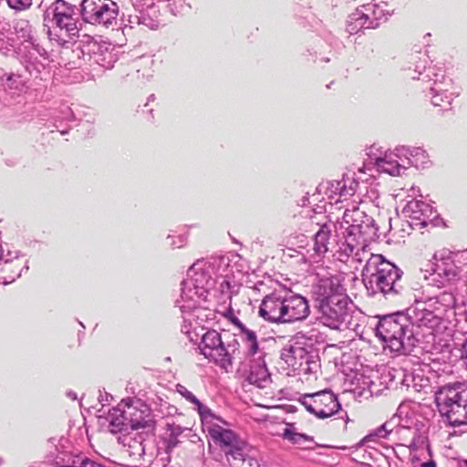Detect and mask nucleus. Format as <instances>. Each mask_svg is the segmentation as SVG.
<instances>
[{
  "label": "nucleus",
  "mask_w": 467,
  "mask_h": 467,
  "mask_svg": "<svg viewBox=\"0 0 467 467\" xmlns=\"http://www.w3.org/2000/svg\"><path fill=\"white\" fill-rule=\"evenodd\" d=\"M375 327L377 337L391 352L408 355L431 330L440 323V317L419 302L404 311L379 316Z\"/></svg>",
  "instance_id": "1"
},
{
  "label": "nucleus",
  "mask_w": 467,
  "mask_h": 467,
  "mask_svg": "<svg viewBox=\"0 0 467 467\" xmlns=\"http://www.w3.org/2000/svg\"><path fill=\"white\" fill-rule=\"evenodd\" d=\"M223 259L199 260L187 271V277L181 283V296L175 301L177 307H193L195 302L208 298L221 275Z\"/></svg>",
  "instance_id": "2"
},
{
  "label": "nucleus",
  "mask_w": 467,
  "mask_h": 467,
  "mask_svg": "<svg viewBox=\"0 0 467 467\" xmlns=\"http://www.w3.org/2000/svg\"><path fill=\"white\" fill-rule=\"evenodd\" d=\"M40 7L43 8V23L47 27L52 45L67 47L73 37L78 36L81 26L79 7L65 0H55L47 5L41 3Z\"/></svg>",
  "instance_id": "3"
},
{
  "label": "nucleus",
  "mask_w": 467,
  "mask_h": 467,
  "mask_svg": "<svg viewBox=\"0 0 467 467\" xmlns=\"http://www.w3.org/2000/svg\"><path fill=\"white\" fill-rule=\"evenodd\" d=\"M403 272L382 254H370L361 271L362 282L369 295L381 294L392 300L403 291Z\"/></svg>",
  "instance_id": "4"
},
{
  "label": "nucleus",
  "mask_w": 467,
  "mask_h": 467,
  "mask_svg": "<svg viewBox=\"0 0 467 467\" xmlns=\"http://www.w3.org/2000/svg\"><path fill=\"white\" fill-rule=\"evenodd\" d=\"M343 223L347 224V228L343 234L344 241L339 246L340 261H346L354 255L357 261L361 262L360 251L364 253L368 244L379 237L375 220L358 207L353 206L352 209H346Z\"/></svg>",
  "instance_id": "5"
},
{
  "label": "nucleus",
  "mask_w": 467,
  "mask_h": 467,
  "mask_svg": "<svg viewBox=\"0 0 467 467\" xmlns=\"http://www.w3.org/2000/svg\"><path fill=\"white\" fill-rule=\"evenodd\" d=\"M14 32L21 40L16 48L21 65L32 78L43 79L49 54L35 38L32 25L26 19H17L14 23Z\"/></svg>",
  "instance_id": "6"
},
{
  "label": "nucleus",
  "mask_w": 467,
  "mask_h": 467,
  "mask_svg": "<svg viewBox=\"0 0 467 467\" xmlns=\"http://www.w3.org/2000/svg\"><path fill=\"white\" fill-rule=\"evenodd\" d=\"M462 254L459 252L442 250L433 256L434 263L431 267L430 279L438 287L449 286V291H444L436 296L437 303L446 308H453L456 298L451 290V285L461 280L463 275L462 263L460 258Z\"/></svg>",
  "instance_id": "7"
},
{
  "label": "nucleus",
  "mask_w": 467,
  "mask_h": 467,
  "mask_svg": "<svg viewBox=\"0 0 467 467\" xmlns=\"http://www.w3.org/2000/svg\"><path fill=\"white\" fill-rule=\"evenodd\" d=\"M325 349V336L317 329L297 337V341L287 349L291 365L298 374L317 379L321 369L320 353Z\"/></svg>",
  "instance_id": "8"
},
{
  "label": "nucleus",
  "mask_w": 467,
  "mask_h": 467,
  "mask_svg": "<svg viewBox=\"0 0 467 467\" xmlns=\"http://www.w3.org/2000/svg\"><path fill=\"white\" fill-rule=\"evenodd\" d=\"M435 402L439 412L451 426L467 425V384L455 381L438 388Z\"/></svg>",
  "instance_id": "9"
},
{
  "label": "nucleus",
  "mask_w": 467,
  "mask_h": 467,
  "mask_svg": "<svg viewBox=\"0 0 467 467\" xmlns=\"http://www.w3.org/2000/svg\"><path fill=\"white\" fill-rule=\"evenodd\" d=\"M208 433L214 443L219 446L221 457H224L231 467H258L257 459L249 454L247 444L232 430L217 424L208 428Z\"/></svg>",
  "instance_id": "10"
},
{
  "label": "nucleus",
  "mask_w": 467,
  "mask_h": 467,
  "mask_svg": "<svg viewBox=\"0 0 467 467\" xmlns=\"http://www.w3.org/2000/svg\"><path fill=\"white\" fill-rule=\"evenodd\" d=\"M393 13L394 8L384 1L361 5L348 16L347 31L354 35L362 29H375L387 22Z\"/></svg>",
  "instance_id": "11"
},
{
  "label": "nucleus",
  "mask_w": 467,
  "mask_h": 467,
  "mask_svg": "<svg viewBox=\"0 0 467 467\" xmlns=\"http://www.w3.org/2000/svg\"><path fill=\"white\" fill-rule=\"evenodd\" d=\"M47 445V460L54 467H105L81 453H73L69 450L70 441L65 436L49 438Z\"/></svg>",
  "instance_id": "12"
},
{
  "label": "nucleus",
  "mask_w": 467,
  "mask_h": 467,
  "mask_svg": "<svg viewBox=\"0 0 467 467\" xmlns=\"http://www.w3.org/2000/svg\"><path fill=\"white\" fill-rule=\"evenodd\" d=\"M79 9L85 23L105 28L118 26L119 7L113 0H82Z\"/></svg>",
  "instance_id": "13"
},
{
  "label": "nucleus",
  "mask_w": 467,
  "mask_h": 467,
  "mask_svg": "<svg viewBox=\"0 0 467 467\" xmlns=\"http://www.w3.org/2000/svg\"><path fill=\"white\" fill-rule=\"evenodd\" d=\"M352 301L348 296L316 304L320 322L333 329L350 322Z\"/></svg>",
  "instance_id": "14"
},
{
  "label": "nucleus",
  "mask_w": 467,
  "mask_h": 467,
  "mask_svg": "<svg viewBox=\"0 0 467 467\" xmlns=\"http://www.w3.org/2000/svg\"><path fill=\"white\" fill-rule=\"evenodd\" d=\"M306 410L318 419H327L341 410L337 396L330 389L305 394L299 400Z\"/></svg>",
  "instance_id": "15"
},
{
  "label": "nucleus",
  "mask_w": 467,
  "mask_h": 467,
  "mask_svg": "<svg viewBox=\"0 0 467 467\" xmlns=\"http://www.w3.org/2000/svg\"><path fill=\"white\" fill-rule=\"evenodd\" d=\"M199 349L205 358L213 361L226 372L230 370V360L223 358L227 357V352H223L224 350L223 340L218 331L207 330L201 337Z\"/></svg>",
  "instance_id": "16"
},
{
  "label": "nucleus",
  "mask_w": 467,
  "mask_h": 467,
  "mask_svg": "<svg viewBox=\"0 0 467 467\" xmlns=\"http://www.w3.org/2000/svg\"><path fill=\"white\" fill-rule=\"evenodd\" d=\"M286 290L285 287L275 289L263 298L258 310L262 318L270 323L285 324Z\"/></svg>",
  "instance_id": "17"
},
{
  "label": "nucleus",
  "mask_w": 467,
  "mask_h": 467,
  "mask_svg": "<svg viewBox=\"0 0 467 467\" xmlns=\"http://www.w3.org/2000/svg\"><path fill=\"white\" fill-rule=\"evenodd\" d=\"M340 275H329L319 278L313 287L315 304L329 302L346 297V289Z\"/></svg>",
  "instance_id": "18"
},
{
  "label": "nucleus",
  "mask_w": 467,
  "mask_h": 467,
  "mask_svg": "<svg viewBox=\"0 0 467 467\" xmlns=\"http://www.w3.org/2000/svg\"><path fill=\"white\" fill-rule=\"evenodd\" d=\"M402 213L405 217L410 220L412 226H428L439 217L437 211L431 204L415 199L407 202Z\"/></svg>",
  "instance_id": "19"
},
{
  "label": "nucleus",
  "mask_w": 467,
  "mask_h": 467,
  "mask_svg": "<svg viewBox=\"0 0 467 467\" xmlns=\"http://www.w3.org/2000/svg\"><path fill=\"white\" fill-rule=\"evenodd\" d=\"M28 261L17 251H7L0 260V284L7 285L20 277L24 270H28Z\"/></svg>",
  "instance_id": "20"
},
{
  "label": "nucleus",
  "mask_w": 467,
  "mask_h": 467,
  "mask_svg": "<svg viewBox=\"0 0 467 467\" xmlns=\"http://www.w3.org/2000/svg\"><path fill=\"white\" fill-rule=\"evenodd\" d=\"M337 226L334 222L327 220L319 224V228L314 234V246L315 254L318 256L324 255L327 253H338V259L341 258V250L339 246L341 243H336L332 236L333 232H336Z\"/></svg>",
  "instance_id": "21"
},
{
  "label": "nucleus",
  "mask_w": 467,
  "mask_h": 467,
  "mask_svg": "<svg viewBox=\"0 0 467 467\" xmlns=\"http://www.w3.org/2000/svg\"><path fill=\"white\" fill-rule=\"evenodd\" d=\"M79 53L88 60L90 65L96 64L104 69H110L117 61V55L114 48H110V44L90 43L86 46V49H79Z\"/></svg>",
  "instance_id": "22"
},
{
  "label": "nucleus",
  "mask_w": 467,
  "mask_h": 467,
  "mask_svg": "<svg viewBox=\"0 0 467 467\" xmlns=\"http://www.w3.org/2000/svg\"><path fill=\"white\" fill-rule=\"evenodd\" d=\"M419 59L422 64H417L414 71L418 73V76H412V79H419L422 81H432L431 87H452V79L446 76L445 68L442 65H434L432 67H426L427 58L426 55L423 54L419 57Z\"/></svg>",
  "instance_id": "23"
},
{
  "label": "nucleus",
  "mask_w": 467,
  "mask_h": 467,
  "mask_svg": "<svg viewBox=\"0 0 467 467\" xmlns=\"http://www.w3.org/2000/svg\"><path fill=\"white\" fill-rule=\"evenodd\" d=\"M285 307V324L303 321L310 315L308 300L290 289L286 290V303Z\"/></svg>",
  "instance_id": "24"
},
{
  "label": "nucleus",
  "mask_w": 467,
  "mask_h": 467,
  "mask_svg": "<svg viewBox=\"0 0 467 467\" xmlns=\"http://www.w3.org/2000/svg\"><path fill=\"white\" fill-rule=\"evenodd\" d=\"M358 187V182L353 176L343 174L341 180L331 181L326 183L325 194L330 200V203L333 202H343L355 195Z\"/></svg>",
  "instance_id": "25"
},
{
  "label": "nucleus",
  "mask_w": 467,
  "mask_h": 467,
  "mask_svg": "<svg viewBox=\"0 0 467 467\" xmlns=\"http://www.w3.org/2000/svg\"><path fill=\"white\" fill-rule=\"evenodd\" d=\"M121 406L125 409L130 429L137 430L147 426L146 418L149 416V409L146 405L140 403L139 400H134L132 398H128L121 400Z\"/></svg>",
  "instance_id": "26"
},
{
  "label": "nucleus",
  "mask_w": 467,
  "mask_h": 467,
  "mask_svg": "<svg viewBox=\"0 0 467 467\" xmlns=\"http://www.w3.org/2000/svg\"><path fill=\"white\" fill-rule=\"evenodd\" d=\"M375 164L379 171L392 176H400L407 170L399 148H396L395 151L386 152L384 157L377 158Z\"/></svg>",
  "instance_id": "27"
},
{
  "label": "nucleus",
  "mask_w": 467,
  "mask_h": 467,
  "mask_svg": "<svg viewBox=\"0 0 467 467\" xmlns=\"http://www.w3.org/2000/svg\"><path fill=\"white\" fill-rule=\"evenodd\" d=\"M406 427H393V435H396L402 445L408 446L412 451H417L426 441V437L420 431L417 426L405 425Z\"/></svg>",
  "instance_id": "28"
},
{
  "label": "nucleus",
  "mask_w": 467,
  "mask_h": 467,
  "mask_svg": "<svg viewBox=\"0 0 467 467\" xmlns=\"http://www.w3.org/2000/svg\"><path fill=\"white\" fill-rule=\"evenodd\" d=\"M121 25L123 30L128 27L133 28L135 26H144L150 29H156L160 23L156 16L145 10L135 11L133 8V13L123 14Z\"/></svg>",
  "instance_id": "29"
},
{
  "label": "nucleus",
  "mask_w": 467,
  "mask_h": 467,
  "mask_svg": "<svg viewBox=\"0 0 467 467\" xmlns=\"http://www.w3.org/2000/svg\"><path fill=\"white\" fill-rule=\"evenodd\" d=\"M193 307H179L182 313L190 312V316L194 317V322L202 329L206 323L215 318V312L209 306L208 298H204L202 302H195Z\"/></svg>",
  "instance_id": "30"
},
{
  "label": "nucleus",
  "mask_w": 467,
  "mask_h": 467,
  "mask_svg": "<svg viewBox=\"0 0 467 467\" xmlns=\"http://www.w3.org/2000/svg\"><path fill=\"white\" fill-rule=\"evenodd\" d=\"M399 152L402 154L407 168L410 166L424 168L430 162L426 150L420 147L402 146L399 148Z\"/></svg>",
  "instance_id": "31"
},
{
  "label": "nucleus",
  "mask_w": 467,
  "mask_h": 467,
  "mask_svg": "<svg viewBox=\"0 0 467 467\" xmlns=\"http://www.w3.org/2000/svg\"><path fill=\"white\" fill-rule=\"evenodd\" d=\"M108 421L111 433H122L130 430V422L121 402L109 411Z\"/></svg>",
  "instance_id": "32"
},
{
  "label": "nucleus",
  "mask_w": 467,
  "mask_h": 467,
  "mask_svg": "<svg viewBox=\"0 0 467 467\" xmlns=\"http://www.w3.org/2000/svg\"><path fill=\"white\" fill-rule=\"evenodd\" d=\"M269 378L270 374L263 358L253 360L245 378L246 381L259 388H263L264 383L267 381Z\"/></svg>",
  "instance_id": "33"
},
{
  "label": "nucleus",
  "mask_w": 467,
  "mask_h": 467,
  "mask_svg": "<svg viewBox=\"0 0 467 467\" xmlns=\"http://www.w3.org/2000/svg\"><path fill=\"white\" fill-rule=\"evenodd\" d=\"M283 438L293 444L300 446L304 450H314L317 447H320L319 444L314 441L312 436L297 432L293 424H287V427L284 430Z\"/></svg>",
  "instance_id": "34"
},
{
  "label": "nucleus",
  "mask_w": 467,
  "mask_h": 467,
  "mask_svg": "<svg viewBox=\"0 0 467 467\" xmlns=\"http://www.w3.org/2000/svg\"><path fill=\"white\" fill-rule=\"evenodd\" d=\"M452 87H431L429 96L433 106L446 109L451 106L455 93Z\"/></svg>",
  "instance_id": "35"
},
{
  "label": "nucleus",
  "mask_w": 467,
  "mask_h": 467,
  "mask_svg": "<svg viewBox=\"0 0 467 467\" xmlns=\"http://www.w3.org/2000/svg\"><path fill=\"white\" fill-rule=\"evenodd\" d=\"M240 338L245 348V358H254L256 356L263 358L265 356V352L259 348L257 336L254 330L248 329L243 334H240Z\"/></svg>",
  "instance_id": "36"
},
{
  "label": "nucleus",
  "mask_w": 467,
  "mask_h": 467,
  "mask_svg": "<svg viewBox=\"0 0 467 467\" xmlns=\"http://www.w3.org/2000/svg\"><path fill=\"white\" fill-rule=\"evenodd\" d=\"M5 89L11 93L21 92L25 87V80L20 74L5 73L1 77Z\"/></svg>",
  "instance_id": "37"
},
{
  "label": "nucleus",
  "mask_w": 467,
  "mask_h": 467,
  "mask_svg": "<svg viewBox=\"0 0 467 467\" xmlns=\"http://www.w3.org/2000/svg\"><path fill=\"white\" fill-rule=\"evenodd\" d=\"M219 278H222V281L220 282L218 300L222 304H228V306H231L232 297L235 292V285L232 284L231 278L227 275H223V274H221Z\"/></svg>",
  "instance_id": "38"
},
{
  "label": "nucleus",
  "mask_w": 467,
  "mask_h": 467,
  "mask_svg": "<svg viewBox=\"0 0 467 467\" xmlns=\"http://www.w3.org/2000/svg\"><path fill=\"white\" fill-rule=\"evenodd\" d=\"M398 418H391L387 420L380 427H379L373 433L365 436L358 444L357 448L365 445L368 441H371L374 437L388 438L389 435L393 434V425L396 423Z\"/></svg>",
  "instance_id": "39"
},
{
  "label": "nucleus",
  "mask_w": 467,
  "mask_h": 467,
  "mask_svg": "<svg viewBox=\"0 0 467 467\" xmlns=\"http://www.w3.org/2000/svg\"><path fill=\"white\" fill-rule=\"evenodd\" d=\"M177 391L184 397L188 401L196 405L197 410L202 419H207V417H213L211 409L207 406L203 405L190 390H188L184 386L178 384Z\"/></svg>",
  "instance_id": "40"
},
{
  "label": "nucleus",
  "mask_w": 467,
  "mask_h": 467,
  "mask_svg": "<svg viewBox=\"0 0 467 467\" xmlns=\"http://www.w3.org/2000/svg\"><path fill=\"white\" fill-rule=\"evenodd\" d=\"M182 332L185 334L189 340L192 342L198 340V334L195 333V327H193L192 322L194 321V317L190 316V312L182 313Z\"/></svg>",
  "instance_id": "41"
},
{
  "label": "nucleus",
  "mask_w": 467,
  "mask_h": 467,
  "mask_svg": "<svg viewBox=\"0 0 467 467\" xmlns=\"http://www.w3.org/2000/svg\"><path fill=\"white\" fill-rule=\"evenodd\" d=\"M224 350L223 352H227V357L230 360V369L233 368V360L236 352H239L240 342L236 338H233L230 341H223Z\"/></svg>",
  "instance_id": "42"
},
{
  "label": "nucleus",
  "mask_w": 467,
  "mask_h": 467,
  "mask_svg": "<svg viewBox=\"0 0 467 467\" xmlns=\"http://www.w3.org/2000/svg\"><path fill=\"white\" fill-rule=\"evenodd\" d=\"M403 413H404L403 407L400 406L397 410V412L392 417V418H398L397 421L393 425V427H405L404 425L416 426L414 420L408 416V412L405 413L404 417L402 416Z\"/></svg>",
  "instance_id": "43"
},
{
  "label": "nucleus",
  "mask_w": 467,
  "mask_h": 467,
  "mask_svg": "<svg viewBox=\"0 0 467 467\" xmlns=\"http://www.w3.org/2000/svg\"><path fill=\"white\" fill-rule=\"evenodd\" d=\"M401 384L406 386L407 388H412L416 391H420V389L424 386L423 383H415V371H406L403 374V379L401 380Z\"/></svg>",
  "instance_id": "44"
},
{
  "label": "nucleus",
  "mask_w": 467,
  "mask_h": 467,
  "mask_svg": "<svg viewBox=\"0 0 467 467\" xmlns=\"http://www.w3.org/2000/svg\"><path fill=\"white\" fill-rule=\"evenodd\" d=\"M10 8L16 11H25L31 7L33 0H6Z\"/></svg>",
  "instance_id": "45"
},
{
  "label": "nucleus",
  "mask_w": 467,
  "mask_h": 467,
  "mask_svg": "<svg viewBox=\"0 0 467 467\" xmlns=\"http://www.w3.org/2000/svg\"><path fill=\"white\" fill-rule=\"evenodd\" d=\"M163 443L167 453H170L179 443V438L167 433V437L163 439Z\"/></svg>",
  "instance_id": "46"
},
{
  "label": "nucleus",
  "mask_w": 467,
  "mask_h": 467,
  "mask_svg": "<svg viewBox=\"0 0 467 467\" xmlns=\"http://www.w3.org/2000/svg\"><path fill=\"white\" fill-rule=\"evenodd\" d=\"M167 239L171 240L169 245L171 248H181L186 244V237L182 234L178 235L176 238L171 234L168 235Z\"/></svg>",
  "instance_id": "47"
},
{
  "label": "nucleus",
  "mask_w": 467,
  "mask_h": 467,
  "mask_svg": "<svg viewBox=\"0 0 467 467\" xmlns=\"http://www.w3.org/2000/svg\"><path fill=\"white\" fill-rule=\"evenodd\" d=\"M183 429L175 424H167V431H169V434L178 437L182 434Z\"/></svg>",
  "instance_id": "48"
},
{
  "label": "nucleus",
  "mask_w": 467,
  "mask_h": 467,
  "mask_svg": "<svg viewBox=\"0 0 467 467\" xmlns=\"http://www.w3.org/2000/svg\"><path fill=\"white\" fill-rule=\"evenodd\" d=\"M232 323L240 330V334H243L249 329L237 317H233Z\"/></svg>",
  "instance_id": "49"
},
{
  "label": "nucleus",
  "mask_w": 467,
  "mask_h": 467,
  "mask_svg": "<svg viewBox=\"0 0 467 467\" xmlns=\"http://www.w3.org/2000/svg\"><path fill=\"white\" fill-rule=\"evenodd\" d=\"M61 114L63 115V116L61 117V119H66V120H67V121H71V120H73V119H74V114H73V112H72L71 109H70V108H68V107H67V108L65 109V110H63V111L61 112Z\"/></svg>",
  "instance_id": "50"
},
{
  "label": "nucleus",
  "mask_w": 467,
  "mask_h": 467,
  "mask_svg": "<svg viewBox=\"0 0 467 467\" xmlns=\"http://www.w3.org/2000/svg\"><path fill=\"white\" fill-rule=\"evenodd\" d=\"M59 119H60V117H57L55 119L54 126H55V128L57 129V131H59L62 135H65V134H67L68 132V129H67V130H60L59 129L60 128V125L58 124Z\"/></svg>",
  "instance_id": "51"
},
{
  "label": "nucleus",
  "mask_w": 467,
  "mask_h": 467,
  "mask_svg": "<svg viewBox=\"0 0 467 467\" xmlns=\"http://www.w3.org/2000/svg\"><path fill=\"white\" fill-rule=\"evenodd\" d=\"M420 467H436V463L433 460L422 462Z\"/></svg>",
  "instance_id": "52"
},
{
  "label": "nucleus",
  "mask_w": 467,
  "mask_h": 467,
  "mask_svg": "<svg viewBox=\"0 0 467 467\" xmlns=\"http://www.w3.org/2000/svg\"><path fill=\"white\" fill-rule=\"evenodd\" d=\"M428 379H424L421 376L415 373V383H423V381H427Z\"/></svg>",
  "instance_id": "53"
},
{
  "label": "nucleus",
  "mask_w": 467,
  "mask_h": 467,
  "mask_svg": "<svg viewBox=\"0 0 467 467\" xmlns=\"http://www.w3.org/2000/svg\"><path fill=\"white\" fill-rule=\"evenodd\" d=\"M462 358H467V340L462 345Z\"/></svg>",
  "instance_id": "54"
},
{
  "label": "nucleus",
  "mask_w": 467,
  "mask_h": 467,
  "mask_svg": "<svg viewBox=\"0 0 467 467\" xmlns=\"http://www.w3.org/2000/svg\"><path fill=\"white\" fill-rule=\"evenodd\" d=\"M67 395L69 398H71L72 400H77V394H76V393H74L73 391H68V392L67 393Z\"/></svg>",
  "instance_id": "55"
},
{
  "label": "nucleus",
  "mask_w": 467,
  "mask_h": 467,
  "mask_svg": "<svg viewBox=\"0 0 467 467\" xmlns=\"http://www.w3.org/2000/svg\"><path fill=\"white\" fill-rule=\"evenodd\" d=\"M4 254H5V250L2 245V241L0 240V260L3 259Z\"/></svg>",
  "instance_id": "56"
},
{
  "label": "nucleus",
  "mask_w": 467,
  "mask_h": 467,
  "mask_svg": "<svg viewBox=\"0 0 467 467\" xmlns=\"http://www.w3.org/2000/svg\"><path fill=\"white\" fill-rule=\"evenodd\" d=\"M155 99V95L154 94H151L148 97V101L147 103L145 104V106H148V104L150 102V101H153Z\"/></svg>",
  "instance_id": "57"
},
{
  "label": "nucleus",
  "mask_w": 467,
  "mask_h": 467,
  "mask_svg": "<svg viewBox=\"0 0 467 467\" xmlns=\"http://www.w3.org/2000/svg\"><path fill=\"white\" fill-rule=\"evenodd\" d=\"M341 419H345V428L347 427V423L348 421V417L346 411H344V416H340Z\"/></svg>",
  "instance_id": "58"
},
{
  "label": "nucleus",
  "mask_w": 467,
  "mask_h": 467,
  "mask_svg": "<svg viewBox=\"0 0 467 467\" xmlns=\"http://www.w3.org/2000/svg\"><path fill=\"white\" fill-rule=\"evenodd\" d=\"M139 450L141 451H144V449H143L141 443L139 444Z\"/></svg>",
  "instance_id": "59"
},
{
  "label": "nucleus",
  "mask_w": 467,
  "mask_h": 467,
  "mask_svg": "<svg viewBox=\"0 0 467 467\" xmlns=\"http://www.w3.org/2000/svg\"><path fill=\"white\" fill-rule=\"evenodd\" d=\"M462 466L467 467V460H464V461L462 462Z\"/></svg>",
  "instance_id": "60"
},
{
  "label": "nucleus",
  "mask_w": 467,
  "mask_h": 467,
  "mask_svg": "<svg viewBox=\"0 0 467 467\" xmlns=\"http://www.w3.org/2000/svg\"><path fill=\"white\" fill-rule=\"evenodd\" d=\"M322 60H323V61H325V62H328V61H329V58H327V57H324V58H322Z\"/></svg>",
  "instance_id": "61"
},
{
  "label": "nucleus",
  "mask_w": 467,
  "mask_h": 467,
  "mask_svg": "<svg viewBox=\"0 0 467 467\" xmlns=\"http://www.w3.org/2000/svg\"><path fill=\"white\" fill-rule=\"evenodd\" d=\"M106 397H107L106 400L108 401L109 394L106 393ZM109 397H110V399H112V397L110 395H109Z\"/></svg>",
  "instance_id": "62"
},
{
  "label": "nucleus",
  "mask_w": 467,
  "mask_h": 467,
  "mask_svg": "<svg viewBox=\"0 0 467 467\" xmlns=\"http://www.w3.org/2000/svg\"><path fill=\"white\" fill-rule=\"evenodd\" d=\"M78 323L82 327H85L82 322L79 321Z\"/></svg>",
  "instance_id": "63"
},
{
  "label": "nucleus",
  "mask_w": 467,
  "mask_h": 467,
  "mask_svg": "<svg viewBox=\"0 0 467 467\" xmlns=\"http://www.w3.org/2000/svg\"><path fill=\"white\" fill-rule=\"evenodd\" d=\"M333 84V82H331L330 84L327 85V88H330V86Z\"/></svg>",
  "instance_id": "64"
}]
</instances>
